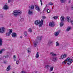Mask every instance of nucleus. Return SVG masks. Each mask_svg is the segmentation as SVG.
I'll return each instance as SVG.
<instances>
[{
	"mask_svg": "<svg viewBox=\"0 0 73 73\" xmlns=\"http://www.w3.org/2000/svg\"><path fill=\"white\" fill-rule=\"evenodd\" d=\"M42 38V37L41 36H37L36 38L35 41L33 42L34 46L35 47L37 46L38 42H40L41 41Z\"/></svg>",
	"mask_w": 73,
	"mask_h": 73,
	"instance_id": "f257e3e1",
	"label": "nucleus"
},
{
	"mask_svg": "<svg viewBox=\"0 0 73 73\" xmlns=\"http://www.w3.org/2000/svg\"><path fill=\"white\" fill-rule=\"evenodd\" d=\"M44 20V19H42L41 21H40V20H37L35 22V24L36 25H38L39 23V27H41L43 25Z\"/></svg>",
	"mask_w": 73,
	"mask_h": 73,
	"instance_id": "f03ea898",
	"label": "nucleus"
},
{
	"mask_svg": "<svg viewBox=\"0 0 73 73\" xmlns=\"http://www.w3.org/2000/svg\"><path fill=\"white\" fill-rule=\"evenodd\" d=\"M22 12L20 10H15L13 13V14L15 17H17L19 14H21Z\"/></svg>",
	"mask_w": 73,
	"mask_h": 73,
	"instance_id": "7ed1b4c3",
	"label": "nucleus"
},
{
	"mask_svg": "<svg viewBox=\"0 0 73 73\" xmlns=\"http://www.w3.org/2000/svg\"><path fill=\"white\" fill-rule=\"evenodd\" d=\"M12 33V30L9 29V32H7L6 33L7 36H10Z\"/></svg>",
	"mask_w": 73,
	"mask_h": 73,
	"instance_id": "20e7f679",
	"label": "nucleus"
},
{
	"mask_svg": "<svg viewBox=\"0 0 73 73\" xmlns=\"http://www.w3.org/2000/svg\"><path fill=\"white\" fill-rule=\"evenodd\" d=\"M5 30V28L4 27L0 28V33H4Z\"/></svg>",
	"mask_w": 73,
	"mask_h": 73,
	"instance_id": "39448f33",
	"label": "nucleus"
},
{
	"mask_svg": "<svg viewBox=\"0 0 73 73\" xmlns=\"http://www.w3.org/2000/svg\"><path fill=\"white\" fill-rule=\"evenodd\" d=\"M35 9L38 12H40L41 11L39 6L37 5H35Z\"/></svg>",
	"mask_w": 73,
	"mask_h": 73,
	"instance_id": "423d86ee",
	"label": "nucleus"
},
{
	"mask_svg": "<svg viewBox=\"0 0 73 73\" xmlns=\"http://www.w3.org/2000/svg\"><path fill=\"white\" fill-rule=\"evenodd\" d=\"M8 8H9L8 6L6 5L3 6V9H4V10H7V9H8Z\"/></svg>",
	"mask_w": 73,
	"mask_h": 73,
	"instance_id": "0eeeda50",
	"label": "nucleus"
},
{
	"mask_svg": "<svg viewBox=\"0 0 73 73\" xmlns=\"http://www.w3.org/2000/svg\"><path fill=\"white\" fill-rule=\"evenodd\" d=\"M70 58L69 57L68 58L64 61L63 62L62 64H66V62L69 61H70Z\"/></svg>",
	"mask_w": 73,
	"mask_h": 73,
	"instance_id": "6e6552de",
	"label": "nucleus"
},
{
	"mask_svg": "<svg viewBox=\"0 0 73 73\" xmlns=\"http://www.w3.org/2000/svg\"><path fill=\"white\" fill-rule=\"evenodd\" d=\"M44 11H46V12L48 13H49L50 12V10L48 8H47L46 7H45L44 8Z\"/></svg>",
	"mask_w": 73,
	"mask_h": 73,
	"instance_id": "1a4fd4ad",
	"label": "nucleus"
},
{
	"mask_svg": "<svg viewBox=\"0 0 73 73\" xmlns=\"http://www.w3.org/2000/svg\"><path fill=\"white\" fill-rule=\"evenodd\" d=\"M73 60L72 59H70V60L67 61V62H67L68 65H70L71 64V63L73 62Z\"/></svg>",
	"mask_w": 73,
	"mask_h": 73,
	"instance_id": "9d476101",
	"label": "nucleus"
},
{
	"mask_svg": "<svg viewBox=\"0 0 73 73\" xmlns=\"http://www.w3.org/2000/svg\"><path fill=\"white\" fill-rule=\"evenodd\" d=\"M52 43H53V41L52 40V39H49L48 42V45L50 46L51 44H52Z\"/></svg>",
	"mask_w": 73,
	"mask_h": 73,
	"instance_id": "9b49d317",
	"label": "nucleus"
},
{
	"mask_svg": "<svg viewBox=\"0 0 73 73\" xmlns=\"http://www.w3.org/2000/svg\"><path fill=\"white\" fill-rule=\"evenodd\" d=\"M49 26L51 27H53L54 26V23L53 22H50L49 24Z\"/></svg>",
	"mask_w": 73,
	"mask_h": 73,
	"instance_id": "f8f14e48",
	"label": "nucleus"
},
{
	"mask_svg": "<svg viewBox=\"0 0 73 73\" xmlns=\"http://www.w3.org/2000/svg\"><path fill=\"white\" fill-rule=\"evenodd\" d=\"M12 37L15 38L17 36V34L16 33H15V32H13L12 33Z\"/></svg>",
	"mask_w": 73,
	"mask_h": 73,
	"instance_id": "ddd939ff",
	"label": "nucleus"
},
{
	"mask_svg": "<svg viewBox=\"0 0 73 73\" xmlns=\"http://www.w3.org/2000/svg\"><path fill=\"white\" fill-rule=\"evenodd\" d=\"M66 54H64V55H62L61 56V58H66Z\"/></svg>",
	"mask_w": 73,
	"mask_h": 73,
	"instance_id": "4468645a",
	"label": "nucleus"
},
{
	"mask_svg": "<svg viewBox=\"0 0 73 73\" xmlns=\"http://www.w3.org/2000/svg\"><path fill=\"white\" fill-rule=\"evenodd\" d=\"M59 33H60V32H56L54 33V35L55 36H58V35H59Z\"/></svg>",
	"mask_w": 73,
	"mask_h": 73,
	"instance_id": "2eb2a0df",
	"label": "nucleus"
},
{
	"mask_svg": "<svg viewBox=\"0 0 73 73\" xmlns=\"http://www.w3.org/2000/svg\"><path fill=\"white\" fill-rule=\"evenodd\" d=\"M33 13V12H32V11H31V10H29L28 12V14L29 15H32Z\"/></svg>",
	"mask_w": 73,
	"mask_h": 73,
	"instance_id": "dca6fc26",
	"label": "nucleus"
},
{
	"mask_svg": "<svg viewBox=\"0 0 73 73\" xmlns=\"http://www.w3.org/2000/svg\"><path fill=\"white\" fill-rule=\"evenodd\" d=\"M66 20L68 22H71V21H70V18L69 17H67Z\"/></svg>",
	"mask_w": 73,
	"mask_h": 73,
	"instance_id": "f3484780",
	"label": "nucleus"
},
{
	"mask_svg": "<svg viewBox=\"0 0 73 73\" xmlns=\"http://www.w3.org/2000/svg\"><path fill=\"white\" fill-rule=\"evenodd\" d=\"M60 20L62 22H63L64 21V17L63 16H62L60 17Z\"/></svg>",
	"mask_w": 73,
	"mask_h": 73,
	"instance_id": "a211bd4d",
	"label": "nucleus"
},
{
	"mask_svg": "<svg viewBox=\"0 0 73 73\" xmlns=\"http://www.w3.org/2000/svg\"><path fill=\"white\" fill-rule=\"evenodd\" d=\"M3 44V39L0 38V46H2Z\"/></svg>",
	"mask_w": 73,
	"mask_h": 73,
	"instance_id": "6ab92c4d",
	"label": "nucleus"
},
{
	"mask_svg": "<svg viewBox=\"0 0 73 73\" xmlns=\"http://www.w3.org/2000/svg\"><path fill=\"white\" fill-rule=\"evenodd\" d=\"M50 54H51V55H52L53 56H56V54H55L53 52H51L50 53Z\"/></svg>",
	"mask_w": 73,
	"mask_h": 73,
	"instance_id": "aec40b11",
	"label": "nucleus"
},
{
	"mask_svg": "<svg viewBox=\"0 0 73 73\" xmlns=\"http://www.w3.org/2000/svg\"><path fill=\"white\" fill-rule=\"evenodd\" d=\"M36 58H38L39 57V55L38 54V52H37L35 56Z\"/></svg>",
	"mask_w": 73,
	"mask_h": 73,
	"instance_id": "412c9836",
	"label": "nucleus"
},
{
	"mask_svg": "<svg viewBox=\"0 0 73 73\" xmlns=\"http://www.w3.org/2000/svg\"><path fill=\"white\" fill-rule=\"evenodd\" d=\"M10 67H11L10 65L8 66L7 69V71H9L10 70Z\"/></svg>",
	"mask_w": 73,
	"mask_h": 73,
	"instance_id": "4be33fe9",
	"label": "nucleus"
},
{
	"mask_svg": "<svg viewBox=\"0 0 73 73\" xmlns=\"http://www.w3.org/2000/svg\"><path fill=\"white\" fill-rule=\"evenodd\" d=\"M31 48H28L27 50L28 53H31Z\"/></svg>",
	"mask_w": 73,
	"mask_h": 73,
	"instance_id": "5701e85b",
	"label": "nucleus"
},
{
	"mask_svg": "<svg viewBox=\"0 0 73 73\" xmlns=\"http://www.w3.org/2000/svg\"><path fill=\"white\" fill-rule=\"evenodd\" d=\"M35 8V6L34 5H31V9H33Z\"/></svg>",
	"mask_w": 73,
	"mask_h": 73,
	"instance_id": "b1692460",
	"label": "nucleus"
},
{
	"mask_svg": "<svg viewBox=\"0 0 73 73\" xmlns=\"http://www.w3.org/2000/svg\"><path fill=\"white\" fill-rule=\"evenodd\" d=\"M24 35H25V37H27V35H28V34H27V31H25L24 32Z\"/></svg>",
	"mask_w": 73,
	"mask_h": 73,
	"instance_id": "393cba45",
	"label": "nucleus"
},
{
	"mask_svg": "<svg viewBox=\"0 0 73 73\" xmlns=\"http://www.w3.org/2000/svg\"><path fill=\"white\" fill-rule=\"evenodd\" d=\"M57 58L56 57L52 59V60L53 61H57Z\"/></svg>",
	"mask_w": 73,
	"mask_h": 73,
	"instance_id": "a878e982",
	"label": "nucleus"
},
{
	"mask_svg": "<svg viewBox=\"0 0 73 73\" xmlns=\"http://www.w3.org/2000/svg\"><path fill=\"white\" fill-rule=\"evenodd\" d=\"M49 65H45V68H46L47 69H48V68H49Z\"/></svg>",
	"mask_w": 73,
	"mask_h": 73,
	"instance_id": "bb28decb",
	"label": "nucleus"
},
{
	"mask_svg": "<svg viewBox=\"0 0 73 73\" xmlns=\"http://www.w3.org/2000/svg\"><path fill=\"white\" fill-rule=\"evenodd\" d=\"M63 25H64V23L61 22L60 24V27H63Z\"/></svg>",
	"mask_w": 73,
	"mask_h": 73,
	"instance_id": "cd10ccee",
	"label": "nucleus"
},
{
	"mask_svg": "<svg viewBox=\"0 0 73 73\" xmlns=\"http://www.w3.org/2000/svg\"><path fill=\"white\" fill-rule=\"evenodd\" d=\"M70 9L72 11L73 10V5H71L70 7Z\"/></svg>",
	"mask_w": 73,
	"mask_h": 73,
	"instance_id": "c85d7f7f",
	"label": "nucleus"
},
{
	"mask_svg": "<svg viewBox=\"0 0 73 73\" xmlns=\"http://www.w3.org/2000/svg\"><path fill=\"white\" fill-rule=\"evenodd\" d=\"M4 50V49H2L0 51V54H1L2 53H3V51Z\"/></svg>",
	"mask_w": 73,
	"mask_h": 73,
	"instance_id": "c756f323",
	"label": "nucleus"
},
{
	"mask_svg": "<svg viewBox=\"0 0 73 73\" xmlns=\"http://www.w3.org/2000/svg\"><path fill=\"white\" fill-rule=\"evenodd\" d=\"M48 5H53V4L52 3V2H50L48 3Z\"/></svg>",
	"mask_w": 73,
	"mask_h": 73,
	"instance_id": "7c9ffc66",
	"label": "nucleus"
},
{
	"mask_svg": "<svg viewBox=\"0 0 73 73\" xmlns=\"http://www.w3.org/2000/svg\"><path fill=\"white\" fill-rule=\"evenodd\" d=\"M56 46H59L60 44L58 42H56Z\"/></svg>",
	"mask_w": 73,
	"mask_h": 73,
	"instance_id": "2f4dec72",
	"label": "nucleus"
},
{
	"mask_svg": "<svg viewBox=\"0 0 73 73\" xmlns=\"http://www.w3.org/2000/svg\"><path fill=\"white\" fill-rule=\"evenodd\" d=\"M66 0H60V1L62 3H64L65 2Z\"/></svg>",
	"mask_w": 73,
	"mask_h": 73,
	"instance_id": "473e14b6",
	"label": "nucleus"
},
{
	"mask_svg": "<svg viewBox=\"0 0 73 73\" xmlns=\"http://www.w3.org/2000/svg\"><path fill=\"white\" fill-rule=\"evenodd\" d=\"M28 31L29 32H30L31 33V32H32V29H28Z\"/></svg>",
	"mask_w": 73,
	"mask_h": 73,
	"instance_id": "72a5a7b5",
	"label": "nucleus"
},
{
	"mask_svg": "<svg viewBox=\"0 0 73 73\" xmlns=\"http://www.w3.org/2000/svg\"><path fill=\"white\" fill-rule=\"evenodd\" d=\"M9 57V55H7L6 56H3V58H8Z\"/></svg>",
	"mask_w": 73,
	"mask_h": 73,
	"instance_id": "f704fd0d",
	"label": "nucleus"
},
{
	"mask_svg": "<svg viewBox=\"0 0 73 73\" xmlns=\"http://www.w3.org/2000/svg\"><path fill=\"white\" fill-rule=\"evenodd\" d=\"M53 67H52L50 68V72H51V71H53Z\"/></svg>",
	"mask_w": 73,
	"mask_h": 73,
	"instance_id": "c9c22d12",
	"label": "nucleus"
},
{
	"mask_svg": "<svg viewBox=\"0 0 73 73\" xmlns=\"http://www.w3.org/2000/svg\"><path fill=\"white\" fill-rule=\"evenodd\" d=\"M12 0H8V3H9L10 2H13Z\"/></svg>",
	"mask_w": 73,
	"mask_h": 73,
	"instance_id": "e433bc0d",
	"label": "nucleus"
},
{
	"mask_svg": "<svg viewBox=\"0 0 73 73\" xmlns=\"http://www.w3.org/2000/svg\"><path fill=\"white\" fill-rule=\"evenodd\" d=\"M53 19H55V20H56V19H57V18H58V17H53Z\"/></svg>",
	"mask_w": 73,
	"mask_h": 73,
	"instance_id": "4c0bfd02",
	"label": "nucleus"
},
{
	"mask_svg": "<svg viewBox=\"0 0 73 73\" xmlns=\"http://www.w3.org/2000/svg\"><path fill=\"white\" fill-rule=\"evenodd\" d=\"M68 30L69 31V30H70L71 29H72V28L71 27H68Z\"/></svg>",
	"mask_w": 73,
	"mask_h": 73,
	"instance_id": "58836bf2",
	"label": "nucleus"
},
{
	"mask_svg": "<svg viewBox=\"0 0 73 73\" xmlns=\"http://www.w3.org/2000/svg\"><path fill=\"white\" fill-rule=\"evenodd\" d=\"M40 1L41 2V5H42V0H40Z\"/></svg>",
	"mask_w": 73,
	"mask_h": 73,
	"instance_id": "ea45409f",
	"label": "nucleus"
},
{
	"mask_svg": "<svg viewBox=\"0 0 73 73\" xmlns=\"http://www.w3.org/2000/svg\"><path fill=\"white\" fill-rule=\"evenodd\" d=\"M71 23L72 25L73 26V21H71Z\"/></svg>",
	"mask_w": 73,
	"mask_h": 73,
	"instance_id": "a19ab883",
	"label": "nucleus"
},
{
	"mask_svg": "<svg viewBox=\"0 0 73 73\" xmlns=\"http://www.w3.org/2000/svg\"><path fill=\"white\" fill-rule=\"evenodd\" d=\"M42 17L43 18V19H46V17H45L44 16H42Z\"/></svg>",
	"mask_w": 73,
	"mask_h": 73,
	"instance_id": "79ce46f5",
	"label": "nucleus"
},
{
	"mask_svg": "<svg viewBox=\"0 0 73 73\" xmlns=\"http://www.w3.org/2000/svg\"><path fill=\"white\" fill-rule=\"evenodd\" d=\"M24 21V18H21V21Z\"/></svg>",
	"mask_w": 73,
	"mask_h": 73,
	"instance_id": "37998d69",
	"label": "nucleus"
},
{
	"mask_svg": "<svg viewBox=\"0 0 73 73\" xmlns=\"http://www.w3.org/2000/svg\"><path fill=\"white\" fill-rule=\"evenodd\" d=\"M16 63L17 64H19V61L17 60Z\"/></svg>",
	"mask_w": 73,
	"mask_h": 73,
	"instance_id": "c03bdc74",
	"label": "nucleus"
},
{
	"mask_svg": "<svg viewBox=\"0 0 73 73\" xmlns=\"http://www.w3.org/2000/svg\"><path fill=\"white\" fill-rule=\"evenodd\" d=\"M21 73H27L26 72H25V71H22L21 72Z\"/></svg>",
	"mask_w": 73,
	"mask_h": 73,
	"instance_id": "a18cd8bd",
	"label": "nucleus"
},
{
	"mask_svg": "<svg viewBox=\"0 0 73 73\" xmlns=\"http://www.w3.org/2000/svg\"><path fill=\"white\" fill-rule=\"evenodd\" d=\"M66 31L67 32H68L69 31V29H68V28H67V29L66 30Z\"/></svg>",
	"mask_w": 73,
	"mask_h": 73,
	"instance_id": "49530a36",
	"label": "nucleus"
},
{
	"mask_svg": "<svg viewBox=\"0 0 73 73\" xmlns=\"http://www.w3.org/2000/svg\"><path fill=\"white\" fill-rule=\"evenodd\" d=\"M20 38H23V36H20Z\"/></svg>",
	"mask_w": 73,
	"mask_h": 73,
	"instance_id": "de8ad7c7",
	"label": "nucleus"
},
{
	"mask_svg": "<svg viewBox=\"0 0 73 73\" xmlns=\"http://www.w3.org/2000/svg\"><path fill=\"white\" fill-rule=\"evenodd\" d=\"M16 58V55H14L13 56V58Z\"/></svg>",
	"mask_w": 73,
	"mask_h": 73,
	"instance_id": "09e8293b",
	"label": "nucleus"
},
{
	"mask_svg": "<svg viewBox=\"0 0 73 73\" xmlns=\"http://www.w3.org/2000/svg\"><path fill=\"white\" fill-rule=\"evenodd\" d=\"M16 58H14V61H16Z\"/></svg>",
	"mask_w": 73,
	"mask_h": 73,
	"instance_id": "8fccbe9b",
	"label": "nucleus"
},
{
	"mask_svg": "<svg viewBox=\"0 0 73 73\" xmlns=\"http://www.w3.org/2000/svg\"><path fill=\"white\" fill-rule=\"evenodd\" d=\"M7 54H9V52H8Z\"/></svg>",
	"mask_w": 73,
	"mask_h": 73,
	"instance_id": "3c124183",
	"label": "nucleus"
},
{
	"mask_svg": "<svg viewBox=\"0 0 73 73\" xmlns=\"http://www.w3.org/2000/svg\"><path fill=\"white\" fill-rule=\"evenodd\" d=\"M69 3H70V0L69 1Z\"/></svg>",
	"mask_w": 73,
	"mask_h": 73,
	"instance_id": "603ef678",
	"label": "nucleus"
},
{
	"mask_svg": "<svg viewBox=\"0 0 73 73\" xmlns=\"http://www.w3.org/2000/svg\"><path fill=\"white\" fill-rule=\"evenodd\" d=\"M30 9H31V7L30 6L29 7Z\"/></svg>",
	"mask_w": 73,
	"mask_h": 73,
	"instance_id": "864d4df0",
	"label": "nucleus"
},
{
	"mask_svg": "<svg viewBox=\"0 0 73 73\" xmlns=\"http://www.w3.org/2000/svg\"><path fill=\"white\" fill-rule=\"evenodd\" d=\"M4 62L5 64V62Z\"/></svg>",
	"mask_w": 73,
	"mask_h": 73,
	"instance_id": "5fc2aeb1",
	"label": "nucleus"
},
{
	"mask_svg": "<svg viewBox=\"0 0 73 73\" xmlns=\"http://www.w3.org/2000/svg\"><path fill=\"white\" fill-rule=\"evenodd\" d=\"M13 73H15V72H13Z\"/></svg>",
	"mask_w": 73,
	"mask_h": 73,
	"instance_id": "6e6d98bb",
	"label": "nucleus"
},
{
	"mask_svg": "<svg viewBox=\"0 0 73 73\" xmlns=\"http://www.w3.org/2000/svg\"><path fill=\"white\" fill-rule=\"evenodd\" d=\"M36 73H37V72H36Z\"/></svg>",
	"mask_w": 73,
	"mask_h": 73,
	"instance_id": "4d7b16f0",
	"label": "nucleus"
}]
</instances>
